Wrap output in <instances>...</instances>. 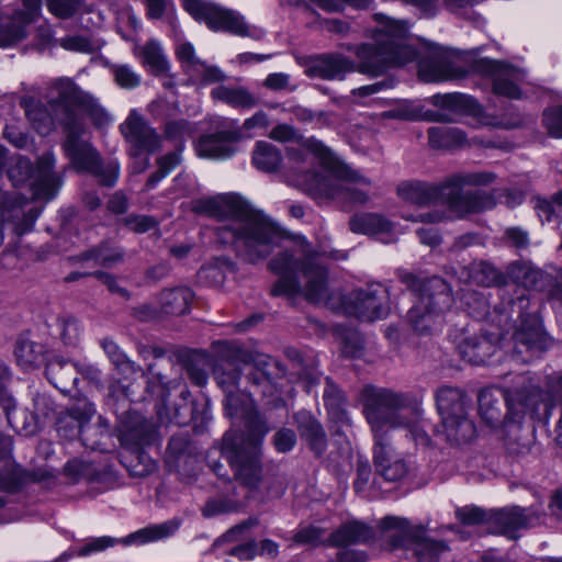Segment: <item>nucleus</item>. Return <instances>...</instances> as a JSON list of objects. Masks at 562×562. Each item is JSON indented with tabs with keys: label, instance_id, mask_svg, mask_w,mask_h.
I'll list each match as a JSON object with an SVG mask.
<instances>
[{
	"label": "nucleus",
	"instance_id": "nucleus-43",
	"mask_svg": "<svg viewBox=\"0 0 562 562\" xmlns=\"http://www.w3.org/2000/svg\"><path fill=\"white\" fill-rule=\"evenodd\" d=\"M80 260H94L105 268H112L124 260V250L108 241L80 254Z\"/></svg>",
	"mask_w": 562,
	"mask_h": 562
},
{
	"label": "nucleus",
	"instance_id": "nucleus-25",
	"mask_svg": "<svg viewBox=\"0 0 562 562\" xmlns=\"http://www.w3.org/2000/svg\"><path fill=\"white\" fill-rule=\"evenodd\" d=\"M50 94L49 106L55 112V116L63 127H65L68 116L82 120L76 113V109H80L88 93L79 89L72 80L68 78L56 80L50 89Z\"/></svg>",
	"mask_w": 562,
	"mask_h": 562
},
{
	"label": "nucleus",
	"instance_id": "nucleus-60",
	"mask_svg": "<svg viewBox=\"0 0 562 562\" xmlns=\"http://www.w3.org/2000/svg\"><path fill=\"white\" fill-rule=\"evenodd\" d=\"M195 133L193 124L186 120L170 121L165 125V135L169 139L182 138L184 136H192Z\"/></svg>",
	"mask_w": 562,
	"mask_h": 562
},
{
	"label": "nucleus",
	"instance_id": "nucleus-52",
	"mask_svg": "<svg viewBox=\"0 0 562 562\" xmlns=\"http://www.w3.org/2000/svg\"><path fill=\"white\" fill-rule=\"evenodd\" d=\"M60 327L59 337L65 346L76 347L80 338L79 321L72 315H61L58 317Z\"/></svg>",
	"mask_w": 562,
	"mask_h": 562
},
{
	"label": "nucleus",
	"instance_id": "nucleus-30",
	"mask_svg": "<svg viewBox=\"0 0 562 562\" xmlns=\"http://www.w3.org/2000/svg\"><path fill=\"white\" fill-rule=\"evenodd\" d=\"M508 273L513 280L521 283L524 286L538 292H543L549 297L551 290L557 283L560 272L554 274L544 272L538 268L531 267L527 262L516 261L508 268Z\"/></svg>",
	"mask_w": 562,
	"mask_h": 562
},
{
	"label": "nucleus",
	"instance_id": "nucleus-9",
	"mask_svg": "<svg viewBox=\"0 0 562 562\" xmlns=\"http://www.w3.org/2000/svg\"><path fill=\"white\" fill-rule=\"evenodd\" d=\"M252 437H245L234 429L225 432L222 440V454L228 462L233 477L249 492H257L263 483L261 447Z\"/></svg>",
	"mask_w": 562,
	"mask_h": 562
},
{
	"label": "nucleus",
	"instance_id": "nucleus-27",
	"mask_svg": "<svg viewBox=\"0 0 562 562\" xmlns=\"http://www.w3.org/2000/svg\"><path fill=\"white\" fill-rule=\"evenodd\" d=\"M300 439L315 459L325 456L328 436L322 423L308 411L302 409L292 415Z\"/></svg>",
	"mask_w": 562,
	"mask_h": 562
},
{
	"label": "nucleus",
	"instance_id": "nucleus-16",
	"mask_svg": "<svg viewBox=\"0 0 562 562\" xmlns=\"http://www.w3.org/2000/svg\"><path fill=\"white\" fill-rule=\"evenodd\" d=\"M190 15L204 22L212 31H223L238 36H249V27L238 12L203 0H182Z\"/></svg>",
	"mask_w": 562,
	"mask_h": 562
},
{
	"label": "nucleus",
	"instance_id": "nucleus-11",
	"mask_svg": "<svg viewBox=\"0 0 562 562\" xmlns=\"http://www.w3.org/2000/svg\"><path fill=\"white\" fill-rule=\"evenodd\" d=\"M330 176H313L310 194L315 199H336L351 204H366L371 180L338 160L329 164Z\"/></svg>",
	"mask_w": 562,
	"mask_h": 562
},
{
	"label": "nucleus",
	"instance_id": "nucleus-3",
	"mask_svg": "<svg viewBox=\"0 0 562 562\" xmlns=\"http://www.w3.org/2000/svg\"><path fill=\"white\" fill-rule=\"evenodd\" d=\"M192 211L217 220L216 241L233 246L244 262L256 265L279 246L281 232L262 213L252 210L236 194H220L193 202Z\"/></svg>",
	"mask_w": 562,
	"mask_h": 562
},
{
	"label": "nucleus",
	"instance_id": "nucleus-48",
	"mask_svg": "<svg viewBox=\"0 0 562 562\" xmlns=\"http://www.w3.org/2000/svg\"><path fill=\"white\" fill-rule=\"evenodd\" d=\"M11 380V372L8 366L0 360V407L3 409L8 424L15 427L13 424V413L15 411V401L8 391V385Z\"/></svg>",
	"mask_w": 562,
	"mask_h": 562
},
{
	"label": "nucleus",
	"instance_id": "nucleus-20",
	"mask_svg": "<svg viewBox=\"0 0 562 562\" xmlns=\"http://www.w3.org/2000/svg\"><path fill=\"white\" fill-rule=\"evenodd\" d=\"M349 314L361 321L373 322L389 314L387 290L380 283L369 284L364 289L351 291L344 299Z\"/></svg>",
	"mask_w": 562,
	"mask_h": 562
},
{
	"label": "nucleus",
	"instance_id": "nucleus-61",
	"mask_svg": "<svg viewBox=\"0 0 562 562\" xmlns=\"http://www.w3.org/2000/svg\"><path fill=\"white\" fill-rule=\"evenodd\" d=\"M546 392L551 404L562 409V372L547 376Z\"/></svg>",
	"mask_w": 562,
	"mask_h": 562
},
{
	"label": "nucleus",
	"instance_id": "nucleus-24",
	"mask_svg": "<svg viewBox=\"0 0 562 562\" xmlns=\"http://www.w3.org/2000/svg\"><path fill=\"white\" fill-rule=\"evenodd\" d=\"M240 139V128L235 121H231L226 128L201 135L195 144V150L203 158L225 159L236 153V144Z\"/></svg>",
	"mask_w": 562,
	"mask_h": 562
},
{
	"label": "nucleus",
	"instance_id": "nucleus-21",
	"mask_svg": "<svg viewBox=\"0 0 562 562\" xmlns=\"http://www.w3.org/2000/svg\"><path fill=\"white\" fill-rule=\"evenodd\" d=\"M120 131L130 145L128 154L132 158L155 154L161 149V136L136 110L130 112Z\"/></svg>",
	"mask_w": 562,
	"mask_h": 562
},
{
	"label": "nucleus",
	"instance_id": "nucleus-41",
	"mask_svg": "<svg viewBox=\"0 0 562 562\" xmlns=\"http://www.w3.org/2000/svg\"><path fill=\"white\" fill-rule=\"evenodd\" d=\"M428 142L432 148H457L467 143V135L457 127L434 126L427 132Z\"/></svg>",
	"mask_w": 562,
	"mask_h": 562
},
{
	"label": "nucleus",
	"instance_id": "nucleus-6",
	"mask_svg": "<svg viewBox=\"0 0 562 562\" xmlns=\"http://www.w3.org/2000/svg\"><path fill=\"white\" fill-rule=\"evenodd\" d=\"M360 398L375 440H382L389 428L412 425V418L407 414L411 413L414 417L419 412L420 400L412 393L366 385L360 392Z\"/></svg>",
	"mask_w": 562,
	"mask_h": 562
},
{
	"label": "nucleus",
	"instance_id": "nucleus-13",
	"mask_svg": "<svg viewBox=\"0 0 562 562\" xmlns=\"http://www.w3.org/2000/svg\"><path fill=\"white\" fill-rule=\"evenodd\" d=\"M55 156L52 151L41 155L34 170L30 159L19 157L16 161L9 167L8 178L14 187L24 184L32 177L34 187L41 198L53 199L61 186V176L54 171Z\"/></svg>",
	"mask_w": 562,
	"mask_h": 562
},
{
	"label": "nucleus",
	"instance_id": "nucleus-2",
	"mask_svg": "<svg viewBox=\"0 0 562 562\" xmlns=\"http://www.w3.org/2000/svg\"><path fill=\"white\" fill-rule=\"evenodd\" d=\"M214 348L213 376L225 394V415L233 423L243 420L245 430L237 431L259 442L269 432V426L251 396L276 395L278 382L285 376L286 370L272 357L247 350L234 341H217Z\"/></svg>",
	"mask_w": 562,
	"mask_h": 562
},
{
	"label": "nucleus",
	"instance_id": "nucleus-23",
	"mask_svg": "<svg viewBox=\"0 0 562 562\" xmlns=\"http://www.w3.org/2000/svg\"><path fill=\"white\" fill-rule=\"evenodd\" d=\"M119 440L127 449L145 448L156 438V429L151 422L135 411L127 409L119 415Z\"/></svg>",
	"mask_w": 562,
	"mask_h": 562
},
{
	"label": "nucleus",
	"instance_id": "nucleus-44",
	"mask_svg": "<svg viewBox=\"0 0 562 562\" xmlns=\"http://www.w3.org/2000/svg\"><path fill=\"white\" fill-rule=\"evenodd\" d=\"M252 162L259 170L265 172L276 171L281 162V151L268 142H257L252 151Z\"/></svg>",
	"mask_w": 562,
	"mask_h": 562
},
{
	"label": "nucleus",
	"instance_id": "nucleus-12",
	"mask_svg": "<svg viewBox=\"0 0 562 562\" xmlns=\"http://www.w3.org/2000/svg\"><path fill=\"white\" fill-rule=\"evenodd\" d=\"M379 528L386 533L391 550H411L416 562H439L442 553L449 550L445 541L428 537L420 527H413L407 519L386 516L379 522Z\"/></svg>",
	"mask_w": 562,
	"mask_h": 562
},
{
	"label": "nucleus",
	"instance_id": "nucleus-37",
	"mask_svg": "<svg viewBox=\"0 0 562 562\" xmlns=\"http://www.w3.org/2000/svg\"><path fill=\"white\" fill-rule=\"evenodd\" d=\"M194 297L190 288L177 286L165 289L159 294L161 311L167 315H183L189 308Z\"/></svg>",
	"mask_w": 562,
	"mask_h": 562
},
{
	"label": "nucleus",
	"instance_id": "nucleus-62",
	"mask_svg": "<svg viewBox=\"0 0 562 562\" xmlns=\"http://www.w3.org/2000/svg\"><path fill=\"white\" fill-rule=\"evenodd\" d=\"M504 243L517 250L527 249L529 246L528 233L519 227H509L504 233Z\"/></svg>",
	"mask_w": 562,
	"mask_h": 562
},
{
	"label": "nucleus",
	"instance_id": "nucleus-29",
	"mask_svg": "<svg viewBox=\"0 0 562 562\" xmlns=\"http://www.w3.org/2000/svg\"><path fill=\"white\" fill-rule=\"evenodd\" d=\"M178 371L175 360L167 355L149 362L146 372L150 378L147 380L146 392L164 400L169 391L178 385Z\"/></svg>",
	"mask_w": 562,
	"mask_h": 562
},
{
	"label": "nucleus",
	"instance_id": "nucleus-34",
	"mask_svg": "<svg viewBox=\"0 0 562 562\" xmlns=\"http://www.w3.org/2000/svg\"><path fill=\"white\" fill-rule=\"evenodd\" d=\"M375 537L374 529L361 521L353 520L341 525L333 531L328 543L333 547H349L351 544L367 543Z\"/></svg>",
	"mask_w": 562,
	"mask_h": 562
},
{
	"label": "nucleus",
	"instance_id": "nucleus-36",
	"mask_svg": "<svg viewBox=\"0 0 562 562\" xmlns=\"http://www.w3.org/2000/svg\"><path fill=\"white\" fill-rule=\"evenodd\" d=\"M47 475L42 471H26L19 465L5 467L0 470V491L16 493L32 482H40Z\"/></svg>",
	"mask_w": 562,
	"mask_h": 562
},
{
	"label": "nucleus",
	"instance_id": "nucleus-4",
	"mask_svg": "<svg viewBox=\"0 0 562 562\" xmlns=\"http://www.w3.org/2000/svg\"><path fill=\"white\" fill-rule=\"evenodd\" d=\"M491 172L458 173L440 184L423 181L403 182L397 188V194L405 201L417 205H429L437 201L447 205L457 217L463 218L470 214L491 210L495 205L494 198L483 190L463 192L464 186H486L494 180Z\"/></svg>",
	"mask_w": 562,
	"mask_h": 562
},
{
	"label": "nucleus",
	"instance_id": "nucleus-26",
	"mask_svg": "<svg viewBox=\"0 0 562 562\" xmlns=\"http://www.w3.org/2000/svg\"><path fill=\"white\" fill-rule=\"evenodd\" d=\"M501 340L499 333L469 334L468 329L462 330L459 337H456L457 348L463 359L472 364H485L487 360L498 349Z\"/></svg>",
	"mask_w": 562,
	"mask_h": 562
},
{
	"label": "nucleus",
	"instance_id": "nucleus-39",
	"mask_svg": "<svg viewBox=\"0 0 562 562\" xmlns=\"http://www.w3.org/2000/svg\"><path fill=\"white\" fill-rule=\"evenodd\" d=\"M431 103L440 109L459 114H475L480 108L476 100L462 93L435 94Z\"/></svg>",
	"mask_w": 562,
	"mask_h": 562
},
{
	"label": "nucleus",
	"instance_id": "nucleus-7",
	"mask_svg": "<svg viewBox=\"0 0 562 562\" xmlns=\"http://www.w3.org/2000/svg\"><path fill=\"white\" fill-rule=\"evenodd\" d=\"M400 280L416 295L407 313L409 324L416 333L427 334L435 319L452 305L449 284L440 277L422 280L411 272H401Z\"/></svg>",
	"mask_w": 562,
	"mask_h": 562
},
{
	"label": "nucleus",
	"instance_id": "nucleus-17",
	"mask_svg": "<svg viewBox=\"0 0 562 562\" xmlns=\"http://www.w3.org/2000/svg\"><path fill=\"white\" fill-rule=\"evenodd\" d=\"M436 46L438 47V45ZM439 48L446 50L450 57L453 68L458 74H460V76L449 78L448 80L464 78L469 71H472L483 77H491L493 79V92L495 94L510 99L520 98V90L518 86L513 81L515 77V69L513 67L494 59L480 58L474 59L470 64L469 70H464L456 65L454 55L449 49L441 46H439ZM446 80L447 79H443L442 81Z\"/></svg>",
	"mask_w": 562,
	"mask_h": 562
},
{
	"label": "nucleus",
	"instance_id": "nucleus-49",
	"mask_svg": "<svg viewBox=\"0 0 562 562\" xmlns=\"http://www.w3.org/2000/svg\"><path fill=\"white\" fill-rule=\"evenodd\" d=\"M144 63L150 67L155 75L167 72L168 61L162 55L160 45L155 41H149L142 49Z\"/></svg>",
	"mask_w": 562,
	"mask_h": 562
},
{
	"label": "nucleus",
	"instance_id": "nucleus-50",
	"mask_svg": "<svg viewBox=\"0 0 562 562\" xmlns=\"http://www.w3.org/2000/svg\"><path fill=\"white\" fill-rule=\"evenodd\" d=\"M101 347L120 372H135L138 369L112 339H102Z\"/></svg>",
	"mask_w": 562,
	"mask_h": 562
},
{
	"label": "nucleus",
	"instance_id": "nucleus-56",
	"mask_svg": "<svg viewBox=\"0 0 562 562\" xmlns=\"http://www.w3.org/2000/svg\"><path fill=\"white\" fill-rule=\"evenodd\" d=\"M110 70L115 82L123 89H134L140 83L139 75L127 65H112Z\"/></svg>",
	"mask_w": 562,
	"mask_h": 562
},
{
	"label": "nucleus",
	"instance_id": "nucleus-15",
	"mask_svg": "<svg viewBox=\"0 0 562 562\" xmlns=\"http://www.w3.org/2000/svg\"><path fill=\"white\" fill-rule=\"evenodd\" d=\"M528 306L529 299L524 294L512 301V312H517L520 318V324L513 334L514 351L521 356L530 353L522 358L524 361L530 360L533 355L544 352L552 345L537 314L526 312Z\"/></svg>",
	"mask_w": 562,
	"mask_h": 562
},
{
	"label": "nucleus",
	"instance_id": "nucleus-58",
	"mask_svg": "<svg viewBox=\"0 0 562 562\" xmlns=\"http://www.w3.org/2000/svg\"><path fill=\"white\" fill-rule=\"evenodd\" d=\"M485 246V237L479 233L469 232L464 233L460 236H457L451 244L449 251L453 254H459L464 251L471 247H484Z\"/></svg>",
	"mask_w": 562,
	"mask_h": 562
},
{
	"label": "nucleus",
	"instance_id": "nucleus-38",
	"mask_svg": "<svg viewBox=\"0 0 562 562\" xmlns=\"http://www.w3.org/2000/svg\"><path fill=\"white\" fill-rule=\"evenodd\" d=\"M349 228L356 234L383 235L393 231V224L381 214L360 213L350 217Z\"/></svg>",
	"mask_w": 562,
	"mask_h": 562
},
{
	"label": "nucleus",
	"instance_id": "nucleus-40",
	"mask_svg": "<svg viewBox=\"0 0 562 562\" xmlns=\"http://www.w3.org/2000/svg\"><path fill=\"white\" fill-rule=\"evenodd\" d=\"M25 110V114L33 127L41 135H47L53 128L56 117H53L52 113L46 106L34 99H24L21 102Z\"/></svg>",
	"mask_w": 562,
	"mask_h": 562
},
{
	"label": "nucleus",
	"instance_id": "nucleus-46",
	"mask_svg": "<svg viewBox=\"0 0 562 562\" xmlns=\"http://www.w3.org/2000/svg\"><path fill=\"white\" fill-rule=\"evenodd\" d=\"M44 348L42 345L32 341L25 336H20L16 340L14 355L18 363L25 368H34L43 360Z\"/></svg>",
	"mask_w": 562,
	"mask_h": 562
},
{
	"label": "nucleus",
	"instance_id": "nucleus-22",
	"mask_svg": "<svg viewBox=\"0 0 562 562\" xmlns=\"http://www.w3.org/2000/svg\"><path fill=\"white\" fill-rule=\"evenodd\" d=\"M541 513L533 507L508 506L491 510L490 528L493 532L516 540L518 531L540 524Z\"/></svg>",
	"mask_w": 562,
	"mask_h": 562
},
{
	"label": "nucleus",
	"instance_id": "nucleus-5",
	"mask_svg": "<svg viewBox=\"0 0 562 562\" xmlns=\"http://www.w3.org/2000/svg\"><path fill=\"white\" fill-rule=\"evenodd\" d=\"M268 268L279 276L271 288L273 296L302 295L313 304L324 303L329 296L328 271L316 252H307L296 258L285 250L273 257Z\"/></svg>",
	"mask_w": 562,
	"mask_h": 562
},
{
	"label": "nucleus",
	"instance_id": "nucleus-1",
	"mask_svg": "<svg viewBox=\"0 0 562 562\" xmlns=\"http://www.w3.org/2000/svg\"><path fill=\"white\" fill-rule=\"evenodd\" d=\"M373 19L379 27L372 34V42L344 45L355 54L357 63L342 54H322L311 60L307 75L325 80H344L347 74L353 71L379 77L391 67L417 60L418 76L425 82L460 76L446 50L435 44L414 46L408 43L406 22L393 20L383 13H375Z\"/></svg>",
	"mask_w": 562,
	"mask_h": 562
},
{
	"label": "nucleus",
	"instance_id": "nucleus-32",
	"mask_svg": "<svg viewBox=\"0 0 562 562\" xmlns=\"http://www.w3.org/2000/svg\"><path fill=\"white\" fill-rule=\"evenodd\" d=\"M461 279L480 286H502L507 283L506 276L492 262L474 260L462 268Z\"/></svg>",
	"mask_w": 562,
	"mask_h": 562
},
{
	"label": "nucleus",
	"instance_id": "nucleus-28",
	"mask_svg": "<svg viewBox=\"0 0 562 562\" xmlns=\"http://www.w3.org/2000/svg\"><path fill=\"white\" fill-rule=\"evenodd\" d=\"M165 462L169 470L191 475L198 462V449L188 432L173 435L168 443Z\"/></svg>",
	"mask_w": 562,
	"mask_h": 562
},
{
	"label": "nucleus",
	"instance_id": "nucleus-33",
	"mask_svg": "<svg viewBox=\"0 0 562 562\" xmlns=\"http://www.w3.org/2000/svg\"><path fill=\"white\" fill-rule=\"evenodd\" d=\"M373 463L375 473L389 482L400 481L407 474L405 461L391 456L387 446L382 440H375Z\"/></svg>",
	"mask_w": 562,
	"mask_h": 562
},
{
	"label": "nucleus",
	"instance_id": "nucleus-18",
	"mask_svg": "<svg viewBox=\"0 0 562 562\" xmlns=\"http://www.w3.org/2000/svg\"><path fill=\"white\" fill-rule=\"evenodd\" d=\"M94 413V405L87 401L78 402L66 411L59 412L55 423L58 436L66 440L79 438L86 448L99 449L100 441L91 440L90 437L94 429L89 422Z\"/></svg>",
	"mask_w": 562,
	"mask_h": 562
},
{
	"label": "nucleus",
	"instance_id": "nucleus-45",
	"mask_svg": "<svg viewBox=\"0 0 562 562\" xmlns=\"http://www.w3.org/2000/svg\"><path fill=\"white\" fill-rule=\"evenodd\" d=\"M212 95L231 106L250 109L258 104V100L245 88H229L220 86L212 91Z\"/></svg>",
	"mask_w": 562,
	"mask_h": 562
},
{
	"label": "nucleus",
	"instance_id": "nucleus-51",
	"mask_svg": "<svg viewBox=\"0 0 562 562\" xmlns=\"http://www.w3.org/2000/svg\"><path fill=\"white\" fill-rule=\"evenodd\" d=\"M97 128L106 127L111 123V115L90 94L86 98L80 109Z\"/></svg>",
	"mask_w": 562,
	"mask_h": 562
},
{
	"label": "nucleus",
	"instance_id": "nucleus-35",
	"mask_svg": "<svg viewBox=\"0 0 562 562\" xmlns=\"http://www.w3.org/2000/svg\"><path fill=\"white\" fill-rule=\"evenodd\" d=\"M77 372L72 362L58 357L49 359L45 367V375L48 381L64 393L69 392L70 387L76 384Z\"/></svg>",
	"mask_w": 562,
	"mask_h": 562
},
{
	"label": "nucleus",
	"instance_id": "nucleus-63",
	"mask_svg": "<svg viewBox=\"0 0 562 562\" xmlns=\"http://www.w3.org/2000/svg\"><path fill=\"white\" fill-rule=\"evenodd\" d=\"M543 123L550 135L562 137V105L544 111Z\"/></svg>",
	"mask_w": 562,
	"mask_h": 562
},
{
	"label": "nucleus",
	"instance_id": "nucleus-57",
	"mask_svg": "<svg viewBox=\"0 0 562 562\" xmlns=\"http://www.w3.org/2000/svg\"><path fill=\"white\" fill-rule=\"evenodd\" d=\"M271 442L279 453H288L296 446L297 435L291 428L281 427L273 434Z\"/></svg>",
	"mask_w": 562,
	"mask_h": 562
},
{
	"label": "nucleus",
	"instance_id": "nucleus-19",
	"mask_svg": "<svg viewBox=\"0 0 562 562\" xmlns=\"http://www.w3.org/2000/svg\"><path fill=\"white\" fill-rule=\"evenodd\" d=\"M180 525L181 520L179 518H173L158 525H149L121 539L108 536L93 538L83 547H81L76 552V554L79 557H87L93 552L103 551L117 543H121L123 546H139L148 542L162 540L175 535L176 531L179 529Z\"/></svg>",
	"mask_w": 562,
	"mask_h": 562
},
{
	"label": "nucleus",
	"instance_id": "nucleus-10",
	"mask_svg": "<svg viewBox=\"0 0 562 562\" xmlns=\"http://www.w3.org/2000/svg\"><path fill=\"white\" fill-rule=\"evenodd\" d=\"M436 404L441 417L436 435L451 446L468 443L475 436V425L469 418L471 401L458 387L441 386L436 392Z\"/></svg>",
	"mask_w": 562,
	"mask_h": 562
},
{
	"label": "nucleus",
	"instance_id": "nucleus-47",
	"mask_svg": "<svg viewBox=\"0 0 562 562\" xmlns=\"http://www.w3.org/2000/svg\"><path fill=\"white\" fill-rule=\"evenodd\" d=\"M22 19L14 13L11 18L0 21V47L15 45L26 37V26Z\"/></svg>",
	"mask_w": 562,
	"mask_h": 562
},
{
	"label": "nucleus",
	"instance_id": "nucleus-55",
	"mask_svg": "<svg viewBox=\"0 0 562 562\" xmlns=\"http://www.w3.org/2000/svg\"><path fill=\"white\" fill-rule=\"evenodd\" d=\"M64 473L72 481H79L81 479L92 480L95 475V469L91 462L72 459L65 464Z\"/></svg>",
	"mask_w": 562,
	"mask_h": 562
},
{
	"label": "nucleus",
	"instance_id": "nucleus-53",
	"mask_svg": "<svg viewBox=\"0 0 562 562\" xmlns=\"http://www.w3.org/2000/svg\"><path fill=\"white\" fill-rule=\"evenodd\" d=\"M457 519L467 526L487 524L490 526L491 510L477 506H463L456 510Z\"/></svg>",
	"mask_w": 562,
	"mask_h": 562
},
{
	"label": "nucleus",
	"instance_id": "nucleus-14",
	"mask_svg": "<svg viewBox=\"0 0 562 562\" xmlns=\"http://www.w3.org/2000/svg\"><path fill=\"white\" fill-rule=\"evenodd\" d=\"M477 403L482 420L493 429H502L507 422L526 415V404L517 392L486 387L480 391Z\"/></svg>",
	"mask_w": 562,
	"mask_h": 562
},
{
	"label": "nucleus",
	"instance_id": "nucleus-64",
	"mask_svg": "<svg viewBox=\"0 0 562 562\" xmlns=\"http://www.w3.org/2000/svg\"><path fill=\"white\" fill-rule=\"evenodd\" d=\"M63 48L80 53L93 52V45L88 37L81 35L66 36L59 41Z\"/></svg>",
	"mask_w": 562,
	"mask_h": 562
},
{
	"label": "nucleus",
	"instance_id": "nucleus-42",
	"mask_svg": "<svg viewBox=\"0 0 562 562\" xmlns=\"http://www.w3.org/2000/svg\"><path fill=\"white\" fill-rule=\"evenodd\" d=\"M121 462L135 477L148 476L156 470L155 460L145 452L144 448L127 449L126 453L122 454Z\"/></svg>",
	"mask_w": 562,
	"mask_h": 562
},
{
	"label": "nucleus",
	"instance_id": "nucleus-59",
	"mask_svg": "<svg viewBox=\"0 0 562 562\" xmlns=\"http://www.w3.org/2000/svg\"><path fill=\"white\" fill-rule=\"evenodd\" d=\"M49 11L61 19L72 16L81 5V0H46Z\"/></svg>",
	"mask_w": 562,
	"mask_h": 562
},
{
	"label": "nucleus",
	"instance_id": "nucleus-8",
	"mask_svg": "<svg viewBox=\"0 0 562 562\" xmlns=\"http://www.w3.org/2000/svg\"><path fill=\"white\" fill-rule=\"evenodd\" d=\"M63 130L65 140L61 146L72 168L79 172L92 175L100 186L114 187L119 178V162L115 160L104 162L97 149L82 138L83 121L68 116Z\"/></svg>",
	"mask_w": 562,
	"mask_h": 562
},
{
	"label": "nucleus",
	"instance_id": "nucleus-54",
	"mask_svg": "<svg viewBox=\"0 0 562 562\" xmlns=\"http://www.w3.org/2000/svg\"><path fill=\"white\" fill-rule=\"evenodd\" d=\"M532 201L540 220L551 222L555 217V205L562 206V191L553 194L551 199L535 196Z\"/></svg>",
	"mask_w": 562,
	"mask_h": 562
},
{
	"label": "nucleus",
	"instance_id": "nucleus-31",
	"mask_svg": "<svg viewBox=\"0 0 562 562\" xmlns=\"http://www.w3.org/2000/svg\"><path fill=\"white\" fill-rule=\"evenodd\" d=\"M524 418L507 422L502 428L504 446L508 454L515 457L526 456L533 443V428L524 425Z\"/></svg>",
	"mask_w": 562,
	"mask_h": 562
}]
</instances>
